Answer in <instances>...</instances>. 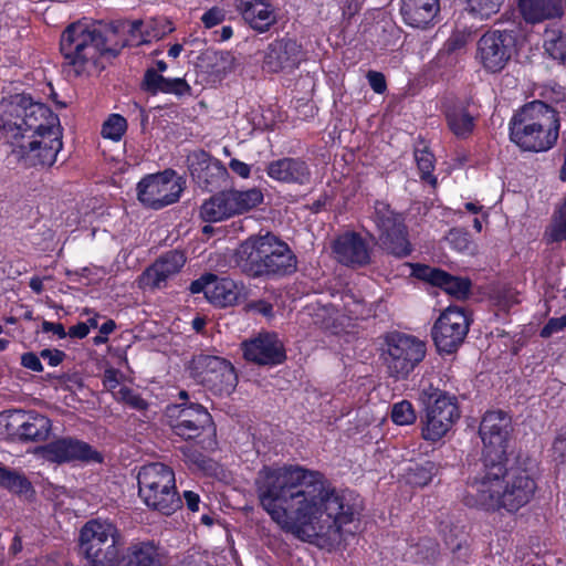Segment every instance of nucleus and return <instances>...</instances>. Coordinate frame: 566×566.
I'll return each instance as SVG.
<instances>
[{"label":"nucleus","instance_id":"de8ad7c7","mask_svg":"<svg viewBox=\"0 0 566 566\" xmlns=\"http://www.w3.org/2000/svg\"><path fill=\"white\" fill-rule=\"evenodd\" d=\"M190 91H191L190 85L184 78H180V77H177V78L165 77L163 86L160 87V93L174 94L179 97L189 95Z\"/></svg>","mask_w":566,"mask_h":566},{"label":"nucleus","instance_id":"bb28decb","mask_svg":"<svg viewBox=\"0 0 566 566\" xmlns=\"http://www.w3.org/2000/svg\"><path fill=\"white\" fill-rule=\"evenodd\" d=\"M416 274L432 285L441 287L446 293L455 298L467 297L471 287V282L468 279L452 276L440 269L428 265H419Z\"/></svg>","mask_w":566,"mask_h":566},{"label":"nucleus","instance_id":"79ce46f5","mask_svg":"<svg viewBox=\"0 0 566 566\" xmlns=\"http://www.w3.org/2000/svg\"><path fill=\"white\" fill-rule=\"evenodd\" d=\"M391 420L398 426H409L416 422L417 413L412 403L401 400L394 403L391 408Z\"/></svg>","mask_w":566,"mask_h":566},{"label":"nucleus","instance_id":"338daca9","mask_svg":"<svg viewBox=\"0 0 566 566\" xmlns=\"http://www.w3.org/2000/svg\"><path fill=\"white\" fill-rule=\"evenodd\" d=\"M29 285L36 294H40L43 291V280L39 276L31 277Z\"/></svg>","mask_w":566,"mask_h":566},{"label":"nucleus","instance_id":"a878e982","mask_svg":"<svg viewBox=\"0 0 566 566\" xmlns=\"http://www.w3.org/2000/svg\"><path fill=\"white\" fill-rule=\"evenodd\" d=\"M237 9L243 20L260 33L276 22L275 10L269 0H238Z\"/></svg>","mask_w":566,"mask_h":566},{"label":"nucleus","instance_id":"6e6d98bb","mask_svg":"<svg viewBox=\"0 0 566 566\" xmlns=\"http://www.w3.org/2000/svg\"><path fill=\"white\" fill-rule=\"evenodd\" d=\"M21 364L23 367L33 371L39 373L43 369L40 358L33 353L23 354L21 357Z\"/></svg>","mask_w":566,"mask_h":566},{"label":"nucleus","instance_id":"774afa93","mask_svg":"<svg viewBox=\"0 0 566 566\" xmlns=\"http://www.w3.org/2000/svg\"><path fill=\"white\" fill-rule=\"evenodd\" d=\"M115 327H116L115 322L112 319H108L102 324V326L99 327V332L102 335H105L107 337L111 333L114 332Z\"/></svg>","mask_w":566,"mask_h":566},{"label":"nucleus","instance_id":"20e7f679","mask_svg":"<svg viewBox=\"0 0 566 566\" xmlns=\"http://www.w3.org/2000/svg\"><path fill=\"white\" fill-rule=\"evenodd\" d=\"M559 133L557 112L542 101L524 105L510 122V138L521 149L545 151L551 149Z\"/></svg>","mask_w":566,"mask_h":566},{"label":"nucleus","instance_id":"a19ab883","mask_svg":"<svg viewBox=\"0 0 566 566\" xmlns=\"http://www.w3.org/2000/svg\"><path fill=\"white\" fill-rule=\"evenodd\" d=\"M504 0H468V11L481 20L497 13Z\"/></svg>","mask_w":566,"mask_h":566},{"label":"nucleus","instance_id":"2eb2a0df","mask_svg":"<svg viewBox=\"0 0 566 566\" xmlns=\"http://www.w3.org/2000/svg\"><path fill=\"white\" fill-rule=\"evenodd\" d=\"M181 191L180 178L171 170L148 175L137 185L138 200L151 209H160L176 202Z\"/></svg>","mask_w":566,"mask_h":566},{"label":"nucleus","instance_id":"680f3d73","mask_svg":"<svg viewBox=\"0 0 566 566\" xmlns=\"http://www.w3.org/2000/svg\"><path fill=\"white\" fill-rule=\"evenodd\" d=\"M42 329L43 332L56 335L59 338H64L67 335V333L64 329V326L61 323H52L44 321L42 323Z\"/></svg>","mask_w":566,"mask_h":566},{"label":"nucleus","instance_id":"b1692460","mask_svg":"<svg viewBox=\"0 0 566 566\" xmlns=\"http://www.w3.org/2000/svg\"><path fill=\"white\" fill-rule=\"evenodd\" d=\"M186 263V256L179 251H169L151 264L140 276L143 287L159 289L176 275Z\"/></svg>","mask_w":566,"mask_h":566},{"label":"nucleus","instance_id":"a18cd8bd","mask_svg":"<svg viewBox=\"0 0 566 566\" xmlns=\"http://www.w3.org/2000/svg\"><path fill=\"white\" fill-rule=\"evenodd\" d=\"M415 159L423 179L429 180L430 184L436 185V178L431 175L433 169V155L427 149H417L415 151Z\"/></svg>","mask_w":566,"mask_h":566},{"label":"nucleus","instance_id":"13d9d810","mask_svg":"<svg viewBox=\"0 0 566 566\" xmlns=\"http://www.w3.org/2000/svg\"><path fill=\"white\" fill-rule=\"evenodd\" d=\"M65 354L59 349H43L41 357L45 359L50 366H57L62 363Z\"/></svg>","mask_w":566,"mask_h":566},{"label":"nucleus","instance_id":"e433bc0d","mask_svg":"<svg viewBox=\"0 0 566 566\" xmlns=\"http://www.w3.org/2000/svg\"><path fill=\"white\" fill-rule=\"evenodd\" d=\"M544 237L548 243L566 241V198L555 209Z\"/></svg>","mask_w":566,"mask_h":566},{"label":"nucleus","instance_id":"5fc2aeb1","mask_svg":"<svg viewBox=\"0 0 566 566\" xmlns=\"http://www.w3.org/2000/svg\"><path fill=\"white\" fill-rule=\"evenodd\" d=\"M367 80L375 93L382 94L386 91L387 84L382 73L377 71H369L367 73Z\"/></svg>","mask_w":566,"mask_h":566},{"label":"nucleus","instance_id":"ea45409f","mask_svg":"<svg viewBox=\"0 0 566 566\" xmlns=\"http://www.w3.org/2000/svg\"><path fill=\"white\" fill-rule=\"evenodd\" d=\"M0 486L19 494L27 493L31 489L30 482L23 474L3 467H0Z\"/></svg>","mask_w":566,"mask_h":566},{"label":"nucleus","instance_id":"4468645a","mask_svg":"<svg viewBox=\"0 0 566 566\" xmlns=\"http://www.w3.org/2000/svg\"><path fill=\"white\" fill-rule=\"evenodd\" d=\"M511 417L504 411H489L484 415L479 433L483 442V468L505 463L510 436Z\"/></svg>","mask_w":566,"mask_h":566},{"label":"nucleus","instance_id":"6e6552de","mask_svg":"<svg viewBox=\"0 0 566 566\" xmlns=\"http://www.w3.org/2000/svg\"><path fill=\"white\" fill-rule=\"evenodd\" d=\"M418 399L426 412L422 438L432 442L440 440L460 418L455 397L421 380Z\"/></svg>","mask_w":566,"mask_h":566},{"label":"nucleus","instance_id":"0eeeda50","mask_svg":"<svg viewBox=\"0 0 566 566\" xmlns=\"http://www.w3.org/2000/svg\"><path fill=\"white\" fill-rule=\"evenodd\" d=\"M3 120L13 129L14 143L25 139L45 125L59 123V117L43 103L35 102L28 94H13L3 97L0 103Z\"/></svg>","mask_w":566,"mask_h":566},{"label":"nucleus","instance_id":"4c0bfd02","mask_svg":"<svg viewBox=\"0 0 566 566\" xmlns=\"http://www.w3.org/2000/svg\"><path fill=\"white\" fill-rule=\"evenodd\" d=\"M438 467L432 461H424L416 463L408 468L406 479L407 482L416 486H424L430 483L432 478L437 474Z\"/></svg>","mask_w":566,"mask_h":566},{"label":"nucleus","instance_id":"c03bdc74","mask_svg":"<svg viewBox=\"0 0 566 566\" xmlns=\"http://www.w3.org/2000/svg\"><path fill=\"white\" fill-rule=\"evenodd\" d=\"M447 240L459 252L474 254L476 251V245L470 239V234L462 229L450 230Z\"/></svg>","mask_w":566,"mask_h":566},{"label":"nucleus","instance_id":"f257e3e1","mask_svg":"<svg viewBox=\"0 0 566 566\" xmlns=\"http://www.w3.org/2000/svg\"><path fill=\"white\" fill-rule=\"evenodd\" d=\"M254 488L272 521L303 541H336L358 513L322 473L301 465H265L258 472Z\"/></svg>","mask_w":566,"mask_h":566},{"label":"nucleus","instance_id":"0e129e2a","mask_svg":"<svg viewBox=\"0 0 566 566\" xmlns=\"http://www.w3.org/2000/svg\"><path fill=\"white\" fill-rule=\"evenodd\" d=\"M184 499L188 509L192 512L199 511L200 496L193 491H185Z\"/></svg>","mask_w":566,"mask_h":566},{"label":"nucleus","instance_id":"473e14b6","mask_svg":"<svg viewBox=\"0 0 566 566\" xmlns=\"http://www.w3.org/2000/svg\"><path fill=\"white\" fill-rule=\"evenodd\" d=\"M207 298L210 303L220 307L231 306L239 298V287L229 277L218 279L213 275L210 287L207 291Z\"/></svg>","mask_w":566,"mask_h":566},{"label":"nucleus","instance_id":"c9c22d12","mask_svg":"<svg viewBox=\"0 0 566 566\" xmlns=\"http://www.w3.org/2000/svg\"><path fill=\"white\" fill-rule=\"evenodd\" d=\"M447 120L451 132L458 137H465L474 127L473 116L462 106H455L447 112Z\"/></svg>","mask_w":566,"mask_h":566},{"label":"nucleus","instance_id":"a211bd4d","mask_svg":"<svg viewBox=\"0 0 566 566\" xmlns=\"http://www.w3.org/2000/svg\"><path fill=\"white\" fill-rule=\"evenodd\" d=\"M167 417L174 432L184 439H195L211 424V416L205 407L191 402L167 408Z\"/></svg>","mask_w":566,"mask_h":566},{"label":"nucleus","instance_id":"603ef678","mask_svg":"<svg viewBox=\"0 0 566 566\" xmlns=\"http://www.w3.org/2000/svg\"><path fill=\"white\" fill-rule=\"evenodd\" d=\"M123 375L119 370L108 368L103 374V386L106 390L116 392L115 389L119 387Z\"/></svg>","mask_w":566,"mask_h":566},{"label":"nucleus","instance_id":"8fccbe9b","mask_svg":"<svg viewBox=\"0 0 566 566\" xmlns=\"http://www.w3.org/2000/svg\"><path fill=\"white\" fill-rule=\"evenodd\" d=\"M165 77L155 70H147L143 81V87L153 94L160 92Z\"/></svg>","mask_w":566,"mask_h":566},{"label":"nucleus","instance_id":"423d86ee","mask_svg":"<svg viewBox=\"0 0 566 566\" xmlns=\"http://www.w3.org/2000/svg\"><path fill=\"white\" fill-rule=\"evenodd\" d=\"M106 51L105 39L95 25L73 23L61 36V52L77 75L97 70Z\"/></svg>","mask_w":566,"mask_h":566},{"label":"nucleus","instance_id":"9d476101","mask_svg":"<svg viewBox=\"0 0 566 566\" xmlns=\"http://www.w3.org/2000/svg\"><path fill=\"white\" fill-rule=\"evenodd\" d=\"M424 356V343L415 337L391 333L385 338L381 357L387 374L396 380L407 378Z\"/></svg>","mask_w":566,"mask_h":566},{"label":"nucleus","instance_id":"ddd939ff","mask_svg":"<svg viewBox=\"0 0 566 566\" xmlns=\"http://www.w3.org/2000/svg\"><path fill=\"white\" fill-rule=\"evenodd\" d=\"M263 201V193L258 188L244 191L228 190L221 191L200 207V217L207 222H220L235 214L244 213Z\"/></svg>","mask_w":566,"mask_h":566},{"label":"nucleus","instance_id":"9b49d317","mask_svg":"<svg viewBox=\"0 0 566 566\" xmlns=\"http://www.w3.org/2000/svg\"><path fill=\"white\" fill-rule=\"evenodd\" d=\"M60 122L45 125L14 143L12 154L27 166H52L62 149Z\"/></svg>","mask_w":566,"mask_h":566},{"label":"nucleus","instance_id":"6ab92c4d","mask_svg":"<svg viewBox=\"0 0 566 566\" xmlns=\"http://www.w3.org/2000/svg\"><path fill=\"white\" fill-rule=\"evenodd\" d=\"M305 60V52L296 40L283 38L270 43L265 50L263 67L273 73L290 72Z\"/></svg>","mask_w":566,"mask_h":566},{"label":"nucleus","instance_id":"39448f33","mask_svg":"<svg viewBox=\"0 0 566 566\" xmlns=\"http://www.w3.org/2000/svg\"><path fill=\"white\" fill-rule=\"evenodd\" d=\"M124 544L120 530L108 520H91L80 531V552L90 566L117 565Z\"/></svg>","mask_w":566,"mask_h":566},{"label":"nucleus","instance_id":"7ed1b4c3","mask_svg":"<svg viewBox=\"0 0 566 566\" xmlns=\"http://www.w3.org/2000/svg\"><path fill=\"white\" fill-rule=\"evenodd\" d=\"M235 264L250 276L287 275L296 271L297 260L290 247L272 233L243 241L234 254Z\"/></svg>","mask_w":566,"mask_h":566},{"label":"nucleus","instance_id":"69168bd1","mask_svg":"<svg viewBox=\"0 0 566 566\" xmlns=\"http://www.w3.org/2000/svg\"><path fill=\"white\" fill-rule=\"evenodd\" d=\"M0 133H2L7 138L11 139V143L14 142V133L11 126H8L3 120V113L0 111Z\"/></svg>","mask_w":566,"mask_h":566},{"label":"nucleus","instance_id":"3c124183","mask_svg":"<svg viewBox=\"0 0 566 566\" xmlns=\"http://www.w3.org/2000/svg\"><path fill=\"white\" fill-rule=\"evenodd\" d=\"M566 328V314L560 317H553L548 319L541 331V336L548 338L552 335L559 333Z\"/></svg>","mask_w":566,"mask_h":566},{"label":"nucleus","instance_id":"58836bf2","mask_svg":"<svg viewBox=\"0 0 566 566\" xmlns=\"http://www.w3.org/2000/svg\"><path fill=\"white\" fill-rule=\"evenodd\" d=\"M373 218L380 233L391 230L396 228V226L403 223L399 214L394 213L387 203L380 201L375 203Z\"/></svg>","mask_w":566,"mask_h":566},{"label":"nucleus","instance_id":"c756f323","mask_svg":"<svg viewBox=\"0 0 566 566\" xmlns=\"http://www.w3.org/2000/svg\"><path fill=\"white\" fill-rule=\"evenodd\" d=\"M172 31V23L166 18L135 20L129 24L128 30L137 45L159 40Z\"/></svg>","mask_w":566,"mask_h":566},{"label":"nucleus","instance_id":"412c9836","mask_svg":"<svg viewBox=\"0 0 566 566\" xmlns=\"http://www.w3.org/2000/svg\"><path fill=\"white\" fill-rule=\"evenodd\" d=\"M189 171L202 187H218L228 177L223 164L203 150H196L188 156Z\"/></svg>","mask_w":566,"mask_h":566},{"label":"nucleus","instance_id":"393cba45","mask_svg":"<svg viewBox=\"0 0 566 566\" xmlns=\"http://www.w3.org/2000/svg\"><path fill=\"white\" fill-rule=\"evenodd\" d=\"M266 175L282 184L306 185L311 180V169L305 160L298 157H284L266 165Z\"/></svg>","mask_w":566,"mask_h":566},{"label":"nucleus","instance_id":"1a4fd4ad","mask_svg":"<svg viewBox=\"0 0 566 566\" xmlns=\"http://www.w3.org/2000/svg\"><path fill=\"white\" fill-rule=\"evenodd\" d=\"M138 492L145 504L165 515L179 507L176 493L175 473L163 463H149L139 469Z\"/></svg>","mask_w":566,"mask_h":566},{"label":"nucleus","instance_id":"cd10ccee","mask_svg":"<svg viewBox=\"0 0 566 566\" xmlns=\"http://www.w3.org/2000/svg\"><path fill=\"white\" fill-rule=\"evenodd\" d=\"M440 11L439 0H401L403 21L413 28H427Z\"/></svg>","mask_w":566,"mask_h":566},{"label":"nucleus","instance_id":"4d7b16f0","mask_svg":"<svg viewBox=\"0 0 566 566\" xmlns=\"http://www.w3.org/2000/svg\"><path fill=\"white\" fill-rule=\"evenodd\" d=\"M212 280H213V274H208V275L201 276L199 280H196L190 284V291L192 293H201L202 292L207 296V291L209 290Z\"/></svg>","mask_w":566,"mask_h":566},{"label":"nucleus","instance_id":"09e8293b","mask_svg":"<svg viewBox=\"0 0 566 566\" xmlns=\"http://www.w3.org/2000/svg\"><path fill=\"white\" fill-rule=\"evenodd\" d=\"M210 59L216 62V74H226L233 69L234 56L229 52H213Z\"/></svg>","mask_w":566,"mask_h":566},{"label":"nucleus","instance_id":"f8f14e48","mask_svg":"<svg viewBox=\"0 0 566 566\" xmlns=\"http://www.w3.org/2000/svg\"><path fill=\"white\" fill-rule=\"evenodd\" d=\"M190 374L197 382L219 396L231 395L238 385L234 367L219 356H195L190 364Z\"/></svg>","mask_w":566,"mask_h":566},{"label":"nucleus","instance_id":"052dcab7","mask_svg":"<svg viewBox=\"0 0 566 566\" xmlns=\"http://www.w3.org/2000/svg\"><path fill=\"white\" fill-rule=\"evenodd\" d=\"M229 167L233 172L242 178H248L251 174V167L239 159H232L229 163Z\"/></svg>","mask_w":566,"mask_h":566},{"label":"nucleus","instance_id":"f3484780","mask_svg":"<svg viewBox=\"0 0 566 566\" xmlns=\"http://www.w3.org/2000/svg\"><path fill=\"white\" fill-rule=\"evenodd\" d=\"M515 39L506 31H489L478 41L476 60L490 73L501 72L514 55Z\"/></svg>","mask_w":566,"mask_h":566},{"label":"nucleus","instance_id":"49530a36","mask_svg":"<svg viewBox=\"0 0 566 566\" xmlns=\"http://www.w3.org/2000/svg\"><path fill=\"white\" fill-rule=\"evenodd\" d=\"M114 398L117 401L125 402L136 410H144L147 408V402L136 392L127 387H120L114 392Z\"/></svg>","mask_w":566,"mask_h":566},{"label":"nucleus","instance_id":"aec40b11","mask_svg":"<svg viewBox=\"0 0 566 566\" xmlns=\"http://www.w3.org/2000/svg\"><path fill=\"white\" fill-rule=\"evenodd\" d=\"M41 453L45 460L55 463L102 461L101 454L93 450L88 443L70 437L48 443L41 448Z\"/></svg>","mask_w":566,"mask_h":566},{"label":"nucleus","instance_id":"c85d7f7f","mask_svg":"<svg viewBox=\"0 0 566 566\" xmlns=\"http://www.w3.org/2000/svg\"><path fill=\"white\" fill-rule=\"evenodd\" d=\"M518 11L528 23H539L562 17L563 0H518Z\"/></svg>","mask_w":566,"mask_h":566},{"label":"nucleus","instance_id":"72a5a7b5","mask_svg":"<svg viewBox=\"0 0 566 566\" xmlns=\"http://www.w3.org/2000/svg\"><path fill=\"white\" fill-rule=\"evenodd\" d=\"M379 240L381 245L396 256H407L411 252L410 242L408 241L403 223L380 233Z\"/></svg>","mask_w":566,"mask_h":566},{"label":"nucleus","instance_id":"f704fd0d","mask_svg":"<svg viewBox=\"0 0 566 566\" xmlns=\"http://www.w3.org/2000/svg\"><path fill=\"white\" fill-rule=\"evenodd\" d=\"M543 46L549 57L566 65V32L559 29L545 30Z\"/></svg>","mask_w":566,"mask_h":566},{"label":"nucleus","instance_id":"bf43d9fd","mask_svg":"<svg viewBox=\"0 0 566 566\" xmlns=\"http://www.w3.org/2000/svg\"><path fill=\"white\" fill-rule=\"evenodd\" d=\"M248 306L251 311L260 313L265 317L273 316V306H272V304H270L265 301L260 300V301L251 302Z\"/></svg>","mask_w":566,"mask_h":566},{"label":"nucleus","instance_id":"5701e85b","mask_svg":"<svg viewBox=\"0 0 566 566\" xmlns=\"http://www.w3.org/2000/svg\"><path fill=\"white\" fill-rule=\"evenodd\" d=\"M335 259L347 266H361L370 261L368 243L355 232L338 235L332 245Z\"/></svg>","mask_w":566,"mask_h":566},{"label":"nucleus","instance_id":"f03ea898","mask_svg":"<svg viewBox=\"0 0 566 566\" xmlns=\"http://www.w3.org/2000/svg\"><path fill=\"white\" fill-rule=\"evenodd\" d=\"M537 484L523 469H505V463L484 467L467 485L464 503L489 512L514 513L527 505Z\"/></svg>","mask_w":566,"mask_h":566},{"label":"nucleus","instance_id":"37998d69","mask_svg":"<svg viewBox=\"0 0 566 566\" xmlns=\"http://www.w3.org/2000/svg\"><path fill=\"white\" fill-rule=\"evenodd\" d=\"M127 129L126 119L118 114L111 115L103 124L102 135L104 138L118 142Z\"/></svg>","mask_w":566,"mask_h":566},{"label":"nucleus","instance_id":"864d4df0","mask_svg":"<svg viewBox=\"0 0 566 566\" xmlns=\"http://www.w3.org/2000/svg\"><path fill=\"white\" fill-rule=\"evenodd\" d=\"M224 18V10L218 7H213L201 17V21L206 28L210 29L222 23Z\"/></svg>","mask_w":566,"mask_h":566},{"label":"nucleus","instance_id":"2f4dec72","mask_svg":"<svg viewBox=\"0 0 566 566\" xmlns=\"http://www.w3.org/2000/svg\"><path fill=\"white\" fill-rule=\"evenodd\" d=\"M22 418L19 424L18 434L24 441H44L49 438L52 430L51 420L36 412L19 413Z\"/></svg>","mask_w":566,"mask_h":566},{"label":"nucleus","instance_id":"7c9ffc66","mask_svg":"<svg viewBox=\"0 0 566 566\" xmlns=\"http://www.w3.org/2000/svg\"><path fill=\"white\" fill-rule=\"evenodd\" d=\"M164 551L153 541L134 542L129 545L124 566H163Z\"/></svg>","mask_w":566,"mask_h":566},{"label":"nucleus","instance_id":"dca6fc26","mask_svg":"<svg viewBox=\"0 0 566 566\" xmlns=\"http://www.w3.org/2000/svg\"><path fill=\"white\" fill-rule=\"evenodd\" d=\"M470 323L462 308L447 307L433 324L431 334L434 345L441 354L454 353L464 342Z\"/></svg>","mask_w":566,"mask_h":566},{"label":"nucleus","instance_id":"4be33fe9","mask_svg":"<svg viewBox=\"0 0 566 566\" xmlns=\"http://www.w3.org/2000/svg\"><path fill=\"white\" fill-rule=\"evenodd\" d=\"M242 348L244 358L259 365H276L285 357L283 345L275 334H260L244 342Z\"/></svg>","mask_w":566,"mask_h":566},{"label":"nucleus","instance_id":"e2e57ef3","mask_svg":"<svg viewBox=\"0 0 566 566\" xmlns=\"http://www.w3.org/2000/svg\"><path fill=\"white\" fill-rule=\"evenodd\" d=\"M90 333V326L87 323L81 322L70 327L67 335L74 338H84Z\"/></svg>","mask_w":566,"mask_h":566}]
</instances>
